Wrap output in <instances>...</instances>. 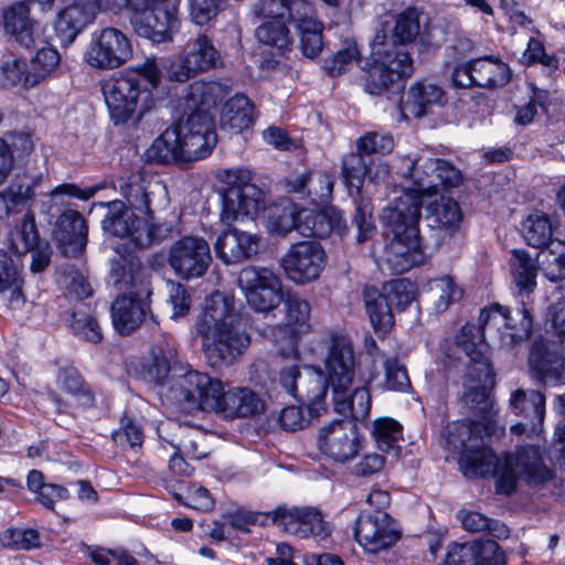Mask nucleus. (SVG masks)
Wrapping results in <instances>:
<instances>
[{"instance_id": "obj_1", "label": "nucleus", "mask_w": 565, "mask_h": 565, "mask_svg": "<svg viewBox=\"0 0 565 565\" xmlns=\"http://www.w3.org/2000/svg\"><path fill=\"white\" fill-rule=\"evenodd\" d=\"M479 423L456 422L447 426L445 447L459 454V467L465 477L493 473L499 493H513L521 480L541 483L552 477L543 463L539 448L523 446L498 458L479 436Z\"/></svg>"}, {"instance_id": "obj_2", "label": "nucleus", "mask_w": 565, "mask_h": 565, "mask_svg": "<svg viewBox=\"0 0 565 565\" xmlns=\"http://www.w3.org/2000/svg\"><path fill=\"white\" fill-rule=\"evenodd\" d=\"M479 323V327H462L456 341L468 358L463 402L470 408L486 412L492 404L489 399V386L493 384L494 372L487 356L484 339L489 337L498 340L502 347L512 348L527 339L532 319L523 307L512 313L499 305H493L481 311Z\"/></svg>"}, {"instance_id": "obj_3", "label": "nucleus", "mask_w": 565, "mask_h": 565, "mask_svg": "<svg viewBox=\"0 0 565 565\" xmlns=\"http://www.w3.org/2000/svg\"><path fill=\"white\" fill-rule=\"evenodd\" d=\"M226 88L218 82L196 81L190 84L186 119L167 128L146 150L147 160L160 163H188L206 158L217 142L211 114Z\"/></svg>"}, {"instance_id": "obj_4", "label": "nucleus", "mask_w": 565, "mask_h": 565, "mask_svg": "<svg viewBox=\"0 0 565 565\" xmlns=\"http://www.w3.org/2000/svg\"><path fill=\"white\" fill-rule=\"evenodd\" d=\"M195 328L207 363L215 369L231 366L249 344L233 298L218 291L205 299Z\"/></svg>"}, {"instance_id": "obj_5", "label": "nucleus", "mask_w": 565, "mask_h": 565, "mask_svg": "<svg viewBox=\"0 0 565 565\" xmlns=\"http://www.w3.org/2000/svg\"><path fill=\"white\" fill-rule=\"evenodd\" d=\"M382 217L391 227L393 238L377 259L379 266L393 274H403L424 264L426 253L419 238L420 214L416 196L403 193L393 206L384 210Z\"/></svg>"}, {"instance_id": "obj_6", "label": "nucleus", "mask_w": 565, "mask_h": 565, "mask_svg": "<svg viewBox=\"0 0 565 565\" xmlns=\"http://www.w3.org/2000/svg\"><path fill=\"white\" fill-rule=\"evenodd\" d=\"M326 370L332 391L334 411L354 420L369 416L371 394L365 385L355 386V358L350 341L334 339L326 359Z\"/></svg>"}, {"instance_id": "obj_7", "label": "nucleus", "mask_w": 565, "mask_h": 565, "mask_svg": "<svg viewBox=\"0 0 565 565\" xmlns=\"http://www.w3.org/2000/svg\"><path fill=\"white\" fill-rule=\"evenodd\" d=\"M220 60L221 54L213 41L205 34H199L185 44L178 56L166 58L160 66L154 58L147 60L141 66V74L153 88L159 85L161 76L170 82L185 83L214 68Z\"/></svg>"}, {"instance_id": "obj_8", "label": "nucleus", "mask_w": 565, "mask_h": 565, "mask_svg": "<svg viewBox=\"0 0 565 565\" xmlns=\"http://www.w3.org/2000/svg\"><path fill=\"white\" fill-rule=\"evenodd\" d=\"M255 15L270 21L291 23L299 36L300 50L307 57H316L322 50L323 23L318 20L317 11L307 0H257L253 3Z\"/></svg>"}, {"instance_id": "obj_9", "label": "nucleus", "mask_w": 565, "mask_h": 565, "mask_svg": "<svg viewBox=\"0 0 565 565\" xmlns=\"http://www.w3.org/2000/svg\"><path fill=\"white\" fill-rule=\"evenodd\" d=\"M224 184L221 192L220 221L228 226L235 222L255 218L266 209L265 192L252 183V171L246 168L225 169L218 174Z\"/></svg>"}, {"instance_id": "obj_10", "label": "nucleus", "mask_w": 565, "mask_h": 565, "mask_svg": "<svg viewBox=\"0 0 565 565\" xmlns=\"http://www.w3.org/2000/svg\"><path fill=\"white\" fill-rule=\"evenodd\" d=\"M179 7V0H108V10L115 13L129 8L140 14L141 34L157 43L171 41L178 31Z\"/></svg>"}, {"instance_id": "obj_11", "label": "nucleus", "mask_w": 565, "mask_h": 565, "mask_svg": "<svg viewBox=\"0 0 565 565\" xmlns=\"http://www.w3.org/2000/svg\"><path fill=\"white\" fill-rule=\"evenodd\" d=\"M167 262L182 280L202 278L212 264L210 244L201 236L184 235L171 244Z\"/></svg>"}, {"instance_id": "obj_12", "label": "nucleus", "mask_w": 565, "mask_h": 565, "mask_svg": "<svg viewBox=\"0 0 565 565\" xmlns=\"http://www.w3.org/2000/svg\"><path fill=\"white\" fill-rule=\"evenodd\" d=\"M354 536L366 554L379 555L396 545L402 531L397 522L384 511L362 512L355 521Z\"/></svg>"}, {"instance_id": "obj_13", "label": "nucleus", "mask_w": 565, "mask_h": 565, "mask_svg": "<svg viewBox=\"0 0 565 565\" xmlns=\"http://www.w3.org/2000/svg\"><path fill=\"white\" fill-rule=\"evenodd\" d=\"M327 255L315 241L292 244L281 257L280 265L287 278L297 285L317 280L324 269Z\"/></svg>"}, {"instance_id": "obj_14", "label": "nucleus", "mask_w": 565, "mask_h": 565, "mask_svg": "<svg viewBox=\"0 0 565 565\" xmlns=\"http://www.w3.org/2000/svg\"><path fill=\"white\" fill-rule=\"evenodd\" d=\"M319 450L338 462L354 459L361 450V436L352 419H333L323 424L317 435Z\"/></svg>"}, {"instance_id": "obj_15", "label": "nucleus", "mask_w": 565, "mask_h": 565, "mask_svg": "<svg viewBox=\"0 0 565 565\" xmlns=\"http://www.w3.org/2000/svg\"><path fill=\"white\" fill-rule=\"evenodd\" d=\"M270 518L286 533L299 539L312 537L322 542L331 534L330 524L313 507L278 508L270 513Z\"/></svg>"}, {"instance_id": "obj_16", "label": "nucleus", "mask_w": 565, "mask_h": 565, "mask_svg": "<svg viewBox=\"0 0 565 565\" xmlns=\"http://www.w3.org/2000/svg\"><path fill=\"white\" fill-rule=\"evenodd\" d=\"M8 248L15 255L17 262L20 255L31 252V270L43 271L50 264L51 247L47 243H41L33 212L28 211L8 234Z\"/></svg>"}, {"instance_id": "obj_17", "label": "nucleus", "mask_w": 565, "mask_h": 565, "mask_svg": "<svg viewBox=\"0 0 565 565\" xmlns=\"http://www.w3.org/2000/svg\"><path fill=\"white\" fill-rule=\"evenodd\" d=\"M418 189L405 186L404 193L416 196L419 209L426 204L428 225L446 232L456 231L461 221L462 213L458 203L446 196H438L437 192H427L429 186L424 188L423 178L416 177Z\"/></svg>"}, {"instance_id": "obj_18", "label": "nucleus", "mask_w": 565, "mask_h": 565, "mask_svg": "<svg viewBox=\"0 0 565 565\" xmlns=\"http://www.w3.org/2000/svg\"><path fill=\"white\" fill-rule=\"evenodd\" d=\"M108 234L127 238L134 247H146L152 243L153 230L148 218L138 217L134 209L114 200L108 202Z\"/></svg>"}, {"instance_id": "obj_19", "label": "nucleus", "mask_w": 565, "mask_h": 565, "mask_svg": "<svg viewBox=\"0 0 565 565\" xmlns=\"http://www.w3.org/2000/svg\"><path fill=\"white\" fill-rule=\"evenodd\" d=\"M403 168H399L397 173L405 178L407 181H412L413 188L418 189L416 177L423 178L424 188L429 186L427 192H436L430 178L435 174L443 184L448 186H455L459 184L461 180V173L458 169L451 166L449 162L440 159L433 158H411L409 156L401 159Z\"/></svg>"}, {"instance_id": "obj_20", "label": "nucleus", "mask_w": 565, "mask_h": 565, "mask_svg": "<svg viewBox=\"0 0 565 565\" xmlns=\"http://www.w3.org/2000/svg\"><path fill=\"white\" fill-rule=\"evenodd\" d=\"M181 386L184 397L200 409L221 413L223 396L226 394L222 381L206 373L190 371L183 376Z\"/></svg>"}, {"instance_id": "obj_21", "label": "nucleus", "mask_w": 565, "mask_h": 565, "mask_svg": "<svg viewBox=\"0 0 565 565\" xmlns=\"http://www.w3.org/2000/svg\"><path fill=\"white\" fill-rule=\"evenodd\" d=\"M102 0H73L71 6L58 11L54 30L64 45L75 41L77 35L92 23L100 9Z\"/></svg>"}, {"instance_id": "obj_22", "label": "nucleus", "mask_w": 565, "mask_h": 565, "mask_svg": "<svg viewBox=\"0 0 565 565\" xmlns=\"http://www.w3.org/2000/svg\"><path fill=\"white\" fill-rule=\"evenodd\" d=\"M260 237L257 234L228 227L214 242V250L226 265L244 263L258 254Z\"/></svg>"}, {"instance_id": "obj_23", "label": "nucleus", "mask_w": 565, "mask_h": 565, "mask_svg": "<svg viewBox=\"0 0 565 565\" xmlns=\"http://www.w3.org/2000/svg\"><path fill=\"white\" fill-rule=\"evenodd\" d=\"M3 25L6 32L24 47L47 43L40 24L30 17V7L25 2L15 3L4 11Z\"/></svg>"}, {"instance_id": "obj_24", "label": "nucleus", "mask_w": 565, "mask_h": 565, "mask_svg": "<svg viewBox=\"0 0 565 565\" xmlns=\"http://www.w3.org/2000/svg\"><path fill=\"white\" fill-rule=\"evenodd\" d=\"M54 237L64 255H79L87 242V225L81 213L75 210L64 211L56 221Z\"/></svg>"}, {"instance_id": "obj_25", "label": "nucleus", "mask_w": 565, "mask_h": 565, "mask_svg": "<svg viewBox=\"0 0 565 565\" xmlns=\"http://www.w3.org/2000/svg\"><path fill=\"white\" fill-rule=\"evenodd\" d=\"M328 386L330 382L326 369L324 372L311 366L303 369L296 398L306 405L310 417L320 416L326 411Z\"/></svg>"}, {"instance_id": "obj_26", "label": "nucleus", "mask_w": 565, "mask_h": 565, "mask_svg": "<svg viewBox=\"0 0 565 565\" xmlns=\"http://www.w3.org/2000/svg\"><path fill=\"white\" fill-rule=\"evenodd\" d=\"M342 215L334 206L320 211L299 209L295 230L302 236L327 237L332 231L340 230Z\"/></svg>"}, {"instance_id": "obj_27", "label": "nucleus", "mask_w": 565, "mask_h": 565, "mask_svg": "<svg viewBox=\"0 0 565 565\" xmlns=\"http://www.w3.org/2000/svg\"><path fill=\"white\" fill-rule=\"evenodd\" d=\"M529 364L545 384H565V356L552 352L544 341H535L532 344Z\"/></svg>"}, {"instance_id": "obj_28", "label": "nucleus", "mask_w": 565, "mask_h": 565, "mask_svg": "<svg viewBox=\"0 0 565 565\" xmlns=\"http://www.w3.org/2000/svg\"><path fill=\"white\" fill-rule=\"evenodd\" d=\"M418 14L415 10H406L398 15L385 14L380 18L375 35H384V44L398 47V43L413 41L419 33Z\"/></svg>"}, {"instance_id": "obj_29", "label": "nucleus", "mask_w": 565, "mask_h": 565, "mask_svg": "<svg viewBox=\"0 0 565 565\" xmlns=\"http://www.w3.org/2000/svg\"><path fill=\"white\" fill-rule=\"evenodd\" d=\"M113 75L108 109L116 125L127 121L136 110L139 89L130 77Z\"/></svg>"}, {"instance_id": "obj_30", "label": "nucleus", "mask_w": 565, "mask_h": 565, "mask_svg": "<svg viewBox=\"0 0 565 565\" xmlns=\"http://www.w3.org/2000/svg\"><path fill=\"white\" fill-rule=\"evenodd\" d=\"M510 409L521 415L531 424V430L539 434L545 417V396L535 390L518 388L509 399Z\"/></svg>"}, {"instance_id": "obj_31", "label": "nucleus", "mask_w": 565, "mask_h": 565, "mask_svg": "<svg viewBox=\"0 0 565 565\" xmlns=\"http://www.w3.org/2000/svg\"><path fill=\"white\" fill-rule=\"evenodd\" d=\"M222 403L220 414L227 418L254 416L265 408L262 397L247 387L227 390Z\"/></svg>"}, {"instance_id": "obj_32", "label": "nucleus", "mask_w": 565, "mask_h": 565, "mask_svg": "<svg viewBox=\"0 0 565 565\" xmlns=\"http://www.w3.org/2000/svg\"><path fill=\"white\" fill-rule=\"evenodd\" d=\"M145 315V305L128 295L117 297L111 306L113 327L121 335L136 330L141 324Z\"/></svg>"}, {"instance_id": "obj_33", "label": "nucleus", "mask_w": 565, "mask_h": 565, "mask_svg": "<svg viewBox=\"0 0 565 565\" xmlns=\"http://www.w3.org/2000/svg\"><path fill=\"white\" fill-rule=\"evenodd\" d=\"M384 38L382 34L374 35L371 43L372 56H379L383 58L384 63L388 64L386 68L394 82L411 76L414 68L409 54L401 47L384 44Z\"/></svg>"}, {"instance_id": "obj_34", "label": "nucleus", "mask_w": 565, "mask_h": 565, "mask_svg": "<svg viewBox=\"0 0 565 565\" xmlns=\"http://www.w3.org/2000/svg\"><path fill=\"white\" fill-rule=\"evenodd\" d=\"M424 292L435 313L446 311L451 303L462 298L463 291L449 275L429 279L424 286Z\"/></svg>"}, {"instance_id": "obj_35", "label": "nucleus", "mask_w": 565, "mask_h": 565, "mask_svg": "<svg viewBox=\"0 0 565 565\" xmlns=\"http://www.w3.org/2000/svg\"><path fill=\"white\" fill-rule=\"evenodd\" d=\"M23 279L15 255L0 247V294L9 292V303L12 308L24 302L22 292Z\"/></svg>"}, {"instance_id": "obj_36", "label": "nucleus", "mask_w": 565, "mask_h": 565, "mask_svg": "<svg viewBox=\"0 0 565 565\" xmlns=\"http://www.w3.org/2000/svg\"><path fill=\"white\" fill-rule=\"evenodd\" d=\"M254 122V106L244 95L230 98L221 114V128L231 134H239Z\"/></svg>"}, {"instance_id": "obj_37", "label": "nucleus", "mask_w": 565, "mask_h": 565, "mask_svg": "<svg viewBox=\"0 0 565 565\" xmlns=\"http://www.w3.org/2000/svg\"><path fill=\"white\" fill-rule=\"evenodd\" d=\"M443 90L428 83H417L412 86L406 98L401 104V113L404 117L412 115L414 117H423L430 106L441 103Z\"/></svg>"}, {"instance_id": "obj_38", "label": "nucleus", "mask_w": 565, "mask_h": 565, "mask_svg": "<svg viewBox=\"0 0 565 565\" xmlns=\"http://www.w3.org/2000/svg\"><path fill=\"white\" fill-rule=\"evenodd\" d=\"M539 258H533L526 250L515 249L510 260L513 282L520 292L530 294L536 287Z\"/></svg>"}, {"instance_id": "obj_39", "label": "nucleus", "mask_w": 565, "mask_h": 565, "mask_svg": "<svg viewBox=\"0 0 565 565\" xmlns=\"http://www.w3.org/2000/svg\"><path fill=\"white\" fill-rule=\"evenodd\" d=\"M366 312L374 330L386 333L394 324L392 307L387 299L375 288L366 287L363 291Z\"/></svg>"}, {"instance_id": "obj_40", "label": "nucleus", "mask_w": 565, "mask_h": 565, "mask_svg": "<svg viewBox=\"0 0 565 565\" xmlns=\"http://www.w3.org/2000/svg\"><path fill=\"white\" fill-rule=\"evenodd\" d=\"M521 232L526 244L534 248L548 247L554 242L551 218L543 212L530 213L522 222Z\"/></svg>"}, {"instance_id": "obj_41", "label": "nucleus", "mask_w": 565, "mask_h": 565, "mask_svg": "<svg viewBox=\"0 0 565 565\" xmlns=\"http://www.w3.org/2000/svg\"><path fill=\"white\" fill-rule=\"evenodd\" d=\"M473 71L475 83L480 87L492 88L503 86L510 78L509 66L502 61L491 56L475 60Z\"/></svg>"}, {"instance_id": "obj_42", "label": "nucleus", "mask_w": 565, "mask_h": 565, "mask_svg": "<svg viewBox=\"0 0 565 565\" xmlns=\"http://www.w3.org/2000/svg\"><path fill=\"white\" fill-rule=\"evenodd\" d=\"M298 205L288 199L269 206L265 227L270 235L286 236L295 230Z\"/></svg>"}, {"instance_id": "obj_43", "label": "nucleus", "mask_w": 565, "mask_h": 565, "mask_svg": "<svg viewBox=\"0 0 565 565\" xmlns=\"http://www.w3.org/2000/svg\"><path fill=\"white\" fill-rule=\"evenodd\" d=\"M127 370L137 377L160 382L168 375L170 363L161 351H151L145 359L130 360Z\"/></svg>"}, {"instance_id": "obj_44", "label": "nucleus", "mask_w": 565, "mask_h": 565, "mask_svg": "<svg viewBox=\"0 0 565 565\" xmlns=\"http://www.w3.org/2000/svg\"><path fill=\"white\" fill-rule=\"evenodd\" d=\"M61 61L58 52L52 47L44 45L39 49L31 58L24 77V88L32 87L43 81L47 75L55 71Z\"/></svg>"}, {"instance_id": "obj_45", "label": "nucleus", "mask_w": 565, "mask_h": 565, "mask_svg": "<svg viewBox=\"0 0 565 565\" xmlns=\"http://www.w3.org/2000/svg\"><path fill=\"white\" fill-rule=\"evenodd\" d=\"M118 186L131 209L145 214L150 212L148 183L141 174L135 173L129 175L127 180L120 179Z\"/></svg>"}, {"instance_id": "obj_46", "label": "nucleus", "mask_w": 565, "mask_h": 565, "mask_svg": "<svg viewBox=\"0 0 565 565\" xmlns=\"http://www.w3.org/2000/svg\"><path fill=\"white\" fill-rule=\"evenodd\" d=\"M266 287L254 290L246 298L247 303L256 311L266 312L275 309L284 299L282 284L280 278L274 280L271 277L265 279Z\"/></svg>"}, {"instance_id": "obj_47", "label": "nucleus", "mask_w": 565, "mask_h": 565, "mask_svg": "<svg viewBox=\"0 0 565 565\" xmlns=\"http://www.w3.org/2000/svg\"><path fill=\"white\" fill-rule=\"evenodd\" d=\"M373 435L380 450L398 455L399 440L402 437L401 425L391 418H381L374 423Z\"/></svg>"}, {"instance_id": "obj_48", "label": "nucleus", "mask_w": 565, "mask_h": 565, "mask_svg": "<svg viewBox=\"0 0 565 565\" xmlns=\"http://www.w3.org/2000/svg\"><path fill=\"white\" fill-rule=\"evenodd\" d=\"M537 258L547 279L556 281L565 278V247L557 238Z\"/></svg>"}, {"instance_id": "obj_49", "label": "nucleus", "mask_w": 565, "mask_h": 565, "mask_svg": "<svg viewBox=\"0 0 565 565\" xmlns=\"http://www.w3.org/2000/svg\"><path fill=\"white\" fill-rule=\"evenodd\" d=\"M255 35L259 43L275 47L277 51L282 52L291 44L289 30L285 21H268L260 24Z\"/></svg>"}, {"instance_id": "obj_50", "label": "nucleus", "mask_w": 565, "mask_h": 565, "mask_svg": "<svg viewBox=\"0 0 565 565\" xmlns=\"http://www.w3.org/2000/svg\"><path fill=\"white\" fill-rule=\"evenodd\" d=\"M286 311V327L290 337L307 327L310 317V305L307 300L296 294H288L284 301Z\"/></svg>"}, {"instance_id": "obj_51", "label": "nucleus", "mask_w": 565, "mask_h": 565, "mask_svg": "<svg viewBox=\"0 0 565 565\" xmlns=\"http://www.w3.org/2000/svg\"><path fill=\"white\" fill-rule=\"evenodd\" d=\"M57 384L61 390L72 395L78 405L83 407L93 405L94 397L84 385L81 375L75 369L70 367L61 370L57 375Z\"/></svg>"}, {"instance_id": "obj_52", "label": "nucleus", "mask_w": 565, "mask_h": 565, "mask_svg": "<svg viewBox=\"0 0 565 565\" xmlns=\"http://www.w3.org/2000/svg\"><path fill=\"white\" fill-rule=\"evenodd\" d=\"M0 544L11 550H31L40 545V536L33 529L11 527L0 533Z\"/></svg>"}, {"instance_id": "obj_53", "label": "nucleus", "mask_w": 565, "mask_h": 565, "mask_svg": "<svg viewBox=\"0 0 565 565\" xmlns=\"http://www.w3.org/2000/svg\"><path fill=\"white\" fill-rule=\"evenodd\" d=\"M372 64L367 71L365 78V90L371 95H380L384 93L395 82L390 75L386 66L388 64L383 62L379 56H372Z\"/></svg>"}, {"instance_id": "obj_54", "label": "nucleus", "mask_w": 565, "mask_h": 565, "mask_svg": "<svg viewBox=\"0 0 565 565\" xmlns=\"http://www.w3.org/2000/svg\"><path fill=\"white\" fill-rule=\"evenodd\" d=\"M271 277L276 280L278 275L274 273L270 268L267 267H258V266H247L239 271L238 275V285L243 290L245 298L250 296V292L254 290H260L267 286L265 279Z\"/></svg>"}, {"instance_id": "obj_55", "label": "nucleus", "mask_w": 565, "mask_h": 565, "mask_svg": "<svg viewBox=\"0 0 565 565\" xmlns=\"http://www.w3.org/2000/svg\"><path fill=\"white\" fill-rule=\"evenodd\" d=\"M387 302L397 309H405L415 298V286L407 279H395L384 285Z\"/></svg>"}, {"instance_id": "obj_56", "label": "nucleus", "mask_w": 565, "mask_h": 565, "mask_svg": "<svg viewBox=\"0 0 565 565\" xmlns=\"http://www.w3.org/2000/svg\"><path fill=\"white\" fill-rule=\"evenodd\" d=\"M132 49L127 36L117 29L108 28V67H117L128 61Z\"/></svg>"}, {"instance_id": "obj_57", "label": "nucleus", "mask_w": 565, "mask_h": 565, "mask_svg": "<svg viewBox=\"0 0 565 565\" xmlns=\"http://www.w3.org/2000/svg\"><path fill=\"white\" fill-rule=\"evenodd\" d=\"M366 172V163L360 152L350 153L344 158L342 173L350 192L353 190L356 192L360 191Z\"/></svg>"}, {"instance_id": "obj_58", "label": "nucleus", "mask_w": 565, "mask_h": 565, "mask_svg": "<svg viewBox=\"0 0 565 565\" xmlns=\"http://www.w3.org/2000/svg\"><path fill=\"white\" fill-rule=\"evenodd\" d=\"M384 381L381 386L387 391L406 392L411 387V381L406 369L396 359H387L384 362Z\"/></svg>"}, {"instance_id": "obj_59", "label": "nucleus", "mask_w": 565, "mask_h": 565, "mask_svg": "<svg viewBox=\"0 0 565 565\" xmlns=\"http://www.w3.org/2000/svg\"><path fill=\"white\" fill-rule=\"evenodd\" d=\"M70 328L78 338L96 343L102 340V329L96 320L85 312L76 311L70 320Z\"/></svg>"}, {"instance_id": "obj_60", "label": "nucleus", "mask_w": 565, "mask_h": 565, "mask_svg": "<svg viewBox=\"0 0 565 565\" xmlns=\"http://www.w3.org/2000/svg\"><path fill=\"white\" fill-rule=\"evenodd\" d=\"M360 52L354 42L347 43L345 47L338 51L330 60L326 62V71L338 76L348 72L352 65L359 61Z\"/></svg>"}, {"instance_id": "obj_61", "label": "nucleus", "mask_w": 565, "mask_h": 565, "mask_svg": "<svg viewBox=\"0 0 565 565\" xmlns=\"http://www.w3.org/2000/svg\"><path fill=\"white\" fill-rule=\"evenodd\" d=\"M141 265L138 259L128 254L121 256L119 260L113 262L111 273L115 285L122 284L130 286L136 284L139 278Z\"/></svg>"}, {"instance_id": "obj_62", "label": "nucleus", "mask_w": 565, "mask_h": 565, "mask_svg": "<svg viewBox=\"0 0 565 565\" xmlns=\"http://www.w3.org/2000/svg\"><path fill=\"white\" fill-rule=\"evenodd\" d=\"M40 179L41 177H38L31 184H12L0 192L9 214L33 199L35 195L34 188Z\"/></svg>"}, {"instance_id": "obj_63", "label": "nucleus", "mask_w": 565, "mask_h": 565, "mask_svg": "<svg viewBox=\"0 0 565 565\" xmlns=\"http://www.w3.org/2000/svg\"><path fill=\"white\" fill-rule=\"evenodd\" d=\"M26 72V64L23 60L17 57L8 58L0 65V85L11 88L22 83L24 86Z\"/></svg>"}, {"instance_id": "obj_64", "label": "nucleus", "mask_w": 565, "mask_h": 565, "mask_svg": "<svg viewBox=\"0 0 565 565\" xmlns=\"http://www.w3.org/2000/svg\"><path fill=\"white\" fill-rule=\"evenodd\" d=\"M356 146L362 156L372 153L385 154L394 149V140L390 135L369 132L358 140Z\"/></svg>"}]
</instances>
